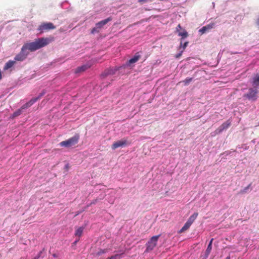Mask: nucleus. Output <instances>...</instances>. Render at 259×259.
Listing matches in <instances>:
<instances>
[{
  "label": "nucleus",
  "mask_w": 259,
  "mask_h": 259,
  "mask_svg": "<svg viewBox=\"0 0 259 259\" xmlns=\"http://www.w3.org/2000/svg\"><path fill=\"white\" fill-rule=\"evenodd\" d=\"M99 32V29L96 26L93 28L91 30V33L94 34Z\"/></svg>",
  "instance_id": "24"
},
{
  "label": "nucleus",
  "mask_w": 259,
  "mask_h": 259,
  "mask_svg": "<svg viewBox=\"0 0 259 259\" xmlns=\"http://www.w3.org/2000/svg\"><path fill=\"white\" fill-rule=\"evenodd\" d=\"M41 253V251H40L37 254V255L33 259H38L40 256Z\"/></svg>",
  "instance_id": "32"
},
{
  "label": "nucleus",
  "mask_w": 259,
  "mask_h": 259,
  "mask_svg": "<svg viewBox=\"0 0 259 259\" xmlns=\"http://www.w3.org/2000/svg\"><path fill=\"white\" fill-rule=\"evenodd\" d=\"M256 25L259 26V16L256 20Z\"/></svg>",
  "instance_id": "33"
},
{
  "label": "nucleus",
  "mask_w": 259,
  "mask_h": 259,
  "mask_svg": "<svg viewBox=\"0 0 259 259\" xmlns=\"http://www.w3.org/2000/svg\"><path fill=\"white\" fill-rule=\"evenodd\" d=\"M178 35L182 36L181 40H182L188 36V32L185 30H184L182 32H178Z\"/></svg>",
  "instance_id": "18"
},
{
  "label": "nucleus",
  "mask_w": 259,
  "mask_h": 259,
  "mask_svg": "<svg viewBox=\"0 0 259 259\" xmlns=\"http://www.w3.org/2000/svg\"><path fill=\"white\" fill-rule=\"evenodd\" d=\"M46 94V92L45 91H42L38 97L36 98H32L29 102L25 103L23 105V109H27L31 106H32L35 102H36L38 99L41 98L45 94Z\"/></svg>",
  "instance_id": "5"
},
{
  "label": "nucleus",
  "mask_w": 259,
  "mask_h": 259,
  "mask_svg": "<svg viewBox=\"0 0 259 259\" xmlns=\"http://www.w3.org/2000/svg\"><path fill=\"white\" fill-rule=\"evenodd\" d=\"M198 215V214L197 212H195L192 215H191L187 221L185 223L184 226L180 230L179 233H182L187 230L190 227L195 220L197 219Z\"/></svg>",
  "instance_id": "3"
},
{
  "label": "nucleus",
  "mask_w": 259,
  "mask_h": 259,
  "mask_svg": "<svg viewBox=\"0 0 259 259\" xmlns=\"http://www.w3.org/2000/svg\"><path fill=\"white\" fill-rule=\"evenodd\" d=\"M182 28L181 27V26L180 25V24H179L177 27H176V31L178 32H180V30Z\"/></svg>",
  "instance_id": "30"
},
{
  "label": "nucleus",
  "mask_w": 259,
  "mask_h": 259,
  "mask_svg": "<svg viewBox=\"0 0 259 259\" xmlns=\"http://www.w3.org/2000/svg\"><path fill=\"white\" fill-rule=\"evenodd\" d=\"M220 133H218V128H217L215 131H214L213 132H212L210 134V135L212 137H214V136H215L217 135H218Z\"/></svg>",
  "instance_id": "27"
},
{
  "label": "nucleus",
  "mask_w": 259,
  "mask_h": 259,
  "mask_svg": "<svg viewBox=\"0 0 259 259\" xmlns=\"http://www.w3.org/2000/svg\"><path fill=\"white\" fill-rule=\"evenodd\" d=\"M183 52V50H182L180 52V53H179L178 54H177L176 55V58H179L182 54Z\"/></svg>",
  "instance_id": "29"
},
{
  "label": "nucleus",
  "mask_w": 259,
  "mask_h": 259,
  "mask_svg": "<svg viewBox=\"0 0 259 259\" xmlns=\"http://www.w3.org/2000/svg\"><path fill=\"white\" fill-rule=\"evenodd\" d=\"M106 252V250H101V251H99V252H98V255H101V254H103V253H105Z\"/></svg>",
  "instance_id": "31"
},
{
  "label": "nucleus",
  "mask_w": 259,
  "mask_h": 259,
  "mask_svg": "<svg viewBox=\"0 0 259 259\" xmlns=\"http://www.w3.org/2000/svg\"><path fill=\"white\" fill-rule=\"evenodd\" d=\"M89 67H90V66L88 65H83L81 66L77 67L75 70V73H79L81 72H83V71L86 70Z\"/></svg>",
  "instance_id": "13"
},
{
  "label": "nucleus",
  "mask_w": 259,
  "mask_h": 259,
  "mask_svg": "<svg viewBox=\"0 0 259 259\" xmlns=\"http://www.w3.org/2000/svg\"><path fill=\"white\" fill-rule=\"evenodd\" d=\"M188 44V41H186L183 44V40H181V43H180V49L182 48V50H184L185 49V48L187 47V45Z\"/></svg>",
  "instance_id": "20"
},
{
  "label": "nucleus",
  "mask_w": 259,
  "mask_h": 259,
  "mask_svg": "<svg viewBox=\"0 0 259 259\" xmlns=\"http://www.w3.org/2000/svg\"><path fill=\"white\" fill-rule=\"evenodd\" d=\"M83 230H84V227H79L75 231V235L76 236L80 237L82 234Z\"/></svg>",
  "instance_id": "16"
},
{
  "label": "nucleus",
  "mask_w": 259,
  "mask_h": 259,
  "mask_svg": "<svg viewBox=\"0 0 259 259\" xmlns=\"http://www.w3.org/2000/svg\"><path fill=\"white\" fill-rule=\"evenodd\" d=\"M140 57L141 56L139 54V53L138 52L136 53V54L132 58L130 59L128 61L126 62L125 64L124 65V67H129L131 64L135 63L139 60Z\"/></svg>",
  "instance_id": "7"
},
{
  "label": "nucleus",
  "mask_w": 259,
  "mask_h": 259,
  "mask_svg": "<svg viewBox=\"0 0 259 259\" xmlns=\"http://www.w3.org/2000/svg\"><path fill=\"white\" fill-rule=\"evenodd\" d=\"M16 61L14 59V60H9L5 65L4 67V70H8V69L11 68L15 63Z\"/></svg>",
  "instance_id": "14"
},
{
  "label": "nucleus",
  "mask_w": 259,
  "mask_h": 259,
  "mask_svg": "<svg viewBox=\"0 0 259 259\" xmlns=\"http://www.w3.org/2000/svg\"><path fill=\"white\" fill-rule=\"evenodd\" d=\"M79 239L78 240H76V241H74V244H76L77 243V241H78Z\"/></svg>",
  "instance_id": "34"
},
{
  "label": "nucleus",
  "mask_w": 259,
  "mask_h": 259,
  "mask_svg": "<svg viewBox=\"0 0 259 259\" xmlns=\"http://www.w3.org/2000/svg\"><path fill=\"white\" fill-rule=\"evenodd\" d=\"M127 141L126 140H122L118 141L114 143L112 146V149L114 150L120 147H123L126 145Z\"/></svg>",
  "instance_id": "10"
},
{
  "label": "nucleus",
  "mask_w": 259,
  "mask_h": 259,
  "mask_svg": "<svg viewBox=\"0 0 259 259\" xmlns=\"http://www.w3.org/2000/svg\"><path fill=\"white\" fill-rule=\"evenodd\" d=\"M112 20L111 17L107 18L106 19H104L103 20H102L100 21L99 22L96 23V26L99 29H101L102 27H103L105 24H106L108 22Z\"/></svg>",
  "instance_id": "12"
},
{
  "label": "nucleus",
  "mask_w": 259,
  "mask_h": 259,
  "mask_svg": "<svg viewBox=\"0 0 259 259\" xmlns=\"http://www.w3.org/2000/svg\"><path fill=\"white\" fill-rule=\"evenodd\" d=\"M213 239L212 238L209 243V244L207 247V249H206V252L207 254H209L211 251V248H212V241H213Z\"/></svg>",
  "instance_id": "19"
},
{
  "label": "nucleus",
  "mask_w": 259,
  "mask_h": 259,
  "mask_svg": "<svg viewBox=\"0 0 259 259\" xmlns=\"http://www.w3.org/2000/svg\"><path fill=\"white\" fill-rule=\"evenodd\" d=\"M115 198V196H113V197L111 198L110 199H108V201L109 203H110V204H113L114 202Z\"/></svg>",
  "instance_id": "28"
},
{
  "label": "nucleus",
  "mask_w": 259,
  "mask_h": 259,
  "mask_svg": "<svg viewBox=\"0 0 259 259\" xmlns=\"http://www.w3.org/2000/svg\"><path fill=\"white\" fill-rule=\"evenodd\" d=\"M48 38L41 37L35 39L34 41L27 42L23 45L20 52L14 58L15 61H23L25 60L30 52H34L47 46L50 42Z\"/></svg>",
  "instance_id": "1"
},
{
  "label": "nucleus",
  "mask_w": 259,
  "mask_h": 259,
  "mask_svg": "<svg viewBox=\"0 0 259 259\" xmlns=\"http://www.w3.org/2000/svg\"><path fill=\"white\" fill-rule=\"evenodd\" d=\"M26 109H23V106L21 107V108L18 110H17L16 111H15L12 115V117H17L20 115H21L22 112H23L24 110H25Z\"/></svg>",
  "instance_id": "17"
},
{
  "label": "nucleus",
  "mask_w": 259,
  "mask_h": 259,
  "mask_svg": "<svg viewBox=\"0 0 259 259\" xmlns=\"http://www.w3.org/2000/svg\"><path fill=\"white\" fill-rule=\"evenodd\" d=\"M249 186L245 187V188H244L243 189L241 190L240 191V193L241 194H243V193H245L247 192V190L249 189Z\"/></svg>",
  "instance_id": "26"
},
{
  "label": "nucleus",
  "mask_w": 259,
  "mask_h": 259,
  "mask_svg": "<svg viewBox=\"0 0 259 259\" xmlns=\"http://www.w3.org/2000/svg\"><path fill=\"white\" fill-rule=\"evenodd\" d=\"M206 31H207V29L206 27V26H203V27H202L200 29H199V32H200L201 34H203L205 32H206Z\"/></svg>",
  "instance_id": "23"
},
{
  "label": "nucleus",
  "mask_w": 259,
  "mask_h": 259,
  "mask_svg": "<svg viewBox=\"0 0 259 259\" xmlns=\"http://www.w3.org/2000/svg\"><path fill=\"white\" fill-rule=\"evenodd\" d=\"M192 78H187L183 81V82L185 85H187L192 80Z\"/></svg>",
  "instance_id": "21"
},
{
  "label": "nucleus",
  "mask_w": 259,
  "mask_h": 259,
  "mask_svg": "<svg viewBox=\"0 0 259 259\" xmlns=\"http://www.w3.org/2000/svg\"><path fill=\"white\" fill-rule=\"evenodd\" d=\"M121 258V255L120 254H116L114 255H112L110 257L107 258V259H120Z\"/></svg>",
  "instance_id": "22"
},
{
  "label": "nucleus",
  "mask_w": 259,
  "mask_h": 259,
  "mask_svg": "<svg viewBox=\"0 0 259 259\" xmlns=\"http://www.w3.org/2000/svg\"><path fill=\"white\" fill-rule=\"evenodd\" d=\"M207 30H209L212 28L214 27V23H210V24H209L208 25L205 26Z\"/></svg>",
  "instance_id": "25"
},
{
  "label": "nucleus",
  "mask_w": 259,
  "mask_h": 259,
  "mask_svg": "<svg viewBox=\"0 0 259 259\" xmlns=\"http://www.w3.org/2000/svg\"><path fill=\"white\" fill-rule=\"evenodd\" d=\"M160 235L152 236L150 239L146 243V249L147 251L152 250L156 246L158 238L160 237Z\"/></svg>",
  "instance_id": "4"
},
{
  "label": "nucleus",
  "mask_w": 259,
  "mask_h": 259,
  "mask_svg": "<svg viewBox=\"0 0 259 259\" xmlns=\"http://www.w3.org/2000/svg\"><path fill=\"white\" fill-rule=\"evenodd\" d=\"M96 201H97V200H96L95 202H94V201L92 202L91 203V204H95V203H96Z\"/></svg>",
  "instance_id": "36"
},
{
  "label": "nucleus",
  "mask_w": 259,
  "mask_h": 259,
  "mask_svg": "<svg viewBox=\"0 0 259 259\" xmlns=\"http://www.w3.org/2000/svg\"><path fill=\"white\" fill-rule=\"evenodd\" d=\"M119 69V67L110 68L106 70L104 73L102 74L103 77H106L110 75L114 74Z\"/></svg>",
  "instance_id": "9"
},
{
  "label": "nucleus",
  "mask_w": 259,
  "mask_h": 259,
  "mask_svg": "<svg viewBox=\"0 0 259 259\" xmlns=\"http://www.w3.org/2000/svg\"><path fill=\"white\" fill-rule=\"evenodd\" d=\"M79 136L76 134L73 137L68 139L67 140L63 141L59 143L61 147L69 148L76 144L79 140Z\"/></svg>",
  "instance_id": "2"
},
{
  "label": "nucleus",
  "mask_w": 259,
  "mask_h": 259,
  "mask_svg": "<svg viewBox=\"0 0 259 259\" xmlns=\"http://www.w3.org/2000/svg\"><path fill=\"white\" fill-rule=\"evenodd\" d=\"M257 90L250 88L249 89V92L245 96L248 99L252 100H255L256 99Z\"/></svg>",
  "instance_id": "8"
},
{
  "label": "nucleus",
  "mask_w": 259,
  "mask_h": 259,
  "mask_svg": "<svg viewBox=\"0 0 259 259\" xmlns=\"http://www.w3.org/2000/svg\"><path fill=\"white\" fill-rule=\"evenodd\" d=\"M56 28V27L53 25L52 23L48 22V23H44L41 24L38 30L40 32H42L45 30H50V29H54Z\"/></svg>",
  "instance_id": "6"
},
{
  "label": "nucleus",
  "mask_w": 259,
  "mask_h": 259,
  "mask_svg": "<svg viewBox=\"0 0 259 259\" xmlns=\"http://www.w3.org/2000/svg\"><path fill=\"white\" fill-rule=\"evenodd\" d=\"M226 259H231V258H230V256H227V257L226 258Z\"/></svg>",
  "instance_id": "35"
},
{
  "label": "nucleus",
  "mask_w": 259,
  "mask_h": 259,
  "mask_svg": "<svg viewBox=\"0 0 259 259\" xmlns=\"http://www.w3.org/2000/svg\"><path fill=\"white\" fill-rule=\"evenodd\" d=\"M212 6H214V3H212Z\"/></svg>",
  "instance_id": "37"
},
{
  "label": "nucleus",
  "mask_w": 259,
  "mask_h": 259,
  "mask_svg": "<svg viewBox=\"0 0 259 259\" xmlns=\"http://www.w3.org/2000/svg\"><path fill=\"white\" fill-rule=\"evenodd\" d=\"M252 84L254 87L259 86V74H257L253 77Z\"/></svg>",
  "instance_id": "15"
},
{
  "label": "nucleus",
  "mask_w": 259,
  "mask_h": 259,
  "mask_svg": "<svg viewBox=\"0 0 259 259\" xmlns=\"http://www.w3.org/2000/svg\"><path fill=\"white\" fill-rule=\"evenodd\" d=\"M231 124V121L228 120L226 122L223 123L221 126L218 128V133H222L223 131L227 129Z\"/></svg>",
  "instance_id": "11"
}]
</instances>
